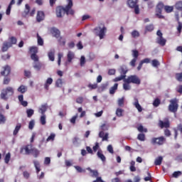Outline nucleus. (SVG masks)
Here are the masks:
<instances>
[{
  "instance_id": "nucleus-1",
  "label": "nucleus",
  "mask_w": 182,
  "mask_h": 182,
  "mask_svg": "<svg viewBox=\"0 0 182 182\" xmlns=\"http://www.w3.org/2000/svg\"><path fill=\"white\" fill-rule=\"evenodd\" d=\"M68 2L65 7L59 6L56 8L55 14L57 18H62L65 14L66 15H75V10L72 9L73 7V0H67Z\"/></svg>"
},
{
  "instance_id": "nucleus-2",
  "label": "nucleus",
  "mask_w": 182,
  "mask_h": 182,
  "mask_svg": "<svg viewBox=\"0 0 182 182\" xmlns=\"http://www.w3.org/2000/svg\"><path fill=\"white\" fill-rule=\"evenodd\" d=\"M130 83H133L134 85H140V83H141V80L136 75L129 76L127 79L124 80V90H130V89H132Z\"/></svg>"
},
{
  "instance_id": "nucleus-3",
  "label": "nucleus",
  "mask_w": 182,
  "mask_h": 182,
  "mask_svg": "<svg viewBox=\"0 0 182 182\" xmlns=\"http://www.w3.org/2000/svg\"><path fill=\"white\" fill-rule=\"evenodd\" d=\"M93 32L96 36H99L100 39H104L105 36H106V32H107V28L106 26H97L94 28Z\"/></svg>"
},
{
  "instance_id": "nucleus-4",
  "label": "nucleus",
  "mask_w": 182,
  "mask_h": 182,
  "mask_svg": "<svg viewBox=\"0 0 182 182\" xmlns=\"http://www.w3.org/2000/svg\"><path fill=\"white\" fill-rule=\"evenodd\" d=\"M14 93V88L12 87H7L1 90L0 97L3 100L6 101L8 100V96H13Z\"/></svg>"
},
{
  "instance_id": "nucleus-5",
  "label": "nucleus",
  "mask_w": 182,
  "mask_h": 182,
  "mask_svg": "<svg viewBox=\"0 0 182 182\" xmlns=\"http://www.w3.org/2000/svg\"><path fill=\"white\" fill-rule=\"evenodd\" d=\"M170 104L168 107V111L171 112V113H177V111L178 110V102H177L176 99L171 100Z\"/></svg>"
},
{
  "instance_id": "nucleus-6",
  "label": "nucleus",
  "mask_w": 182,
  "mask_h": 182,
  "mask_svg": "<svg viewBox=\"0 0 182 182\" xmlns=\"http://www.w3.org/2000/svg\"><path fill=\"white\" fill-rule=\"evenodd\" d=\"M151 144H157V146H163L166 143V138L163 136L159 137H154L151 139Z\"/></svg>"
},
{
  "instance_id": "nucleus-7",
  "label": "nucleus",
  "mask_w": 182,
  "mask_h": 182,
  "mask_svg": "<svg viewBox=\"0 0 182 182\" xmlns=\"http://www.w3.org/2000/svg\"><path fill=\"white\" fill-rule=\"evenodd\" d=\"M36 12V8H33L31 11V6H29V4H27L25 5L24 16H26L28 15H30V16H33Z\"/></svg>"
},
{
  "instance_id": "nucleus-8",
  "label": "nucleus",
  "mask_w": 182,
  "mask_h": 182,
  "mask_svg": "<svg viewBox=\"0 0 182 182\" xmlns=\"http://www.w3.org/2000/svg\"><path fill=\"white\" fill-rule=\"evenodd\" d=\"M132 56L134 58L131 60L129 65L132 68H134L136 66V62H137V59L139 58V51L137 50H133Z\"/></svg>"
},
{
  "instance_id": "nucleus-9",
  "label": "nucleus",
  "mask_w": 182,
  "mask_h": 182,
  "mask_svg": "<svg viewBox=\"0 0 182 182\" xmlns=\"http://www.w3.org/2000/svg\"><path fill=\"white\" fill-rule=\"evenodd\" d=\"M32 145H26L21 149L20 153L29 155L31 153H32Z\"/></svg>"
},
{
  "instance_id": "nucleus-10",
  "label": "nucleus",
  "mask_w": 182,
  "mask_h": 182,
  "mask_svg": "<svg viewBox=\"0 0 182 182\" xmlns=\"http://www.w3.org/2000/svg\"><path fill=\"white\" fill-rule=\"evenodd\" d=\"M159 126L161 129H168L170 127V121L168 119H166V120L164 122L159 120Z\"/></svg>"
},
{
  "instance_id": "nucleus-11",
  "label": "nucleus",
  "mask_w": 182,
  "mask_h": 182,
  "mask_svg": "<svg viewBox=\"0 0 182 182\" xmlns=\"http://www.w3.org/2000/svg\"><path fill=\"white\" fill-rule=\"evenodd\" d=\"M11 75V66L6 65L3 67V71L1 72V76H9Z\"/></svg>"
},
{
  "instance_id": "nucleus-12",
  "label": "nucleus",
  "mask_w": 182,
  "mask_h": 182,
  "mask_svg": "<svg viewBox=\"0 0 182 182\" xmlns=\"http://www.w3.org/2000/svg\"><path fill=\"white\" fill-rule=\"evenodd\" d=\"M36 19L38 23L42 22V21H45V12L42 11H38Z\"/></svg>"
},
{
  "instance_id": "nucleus-13",
  "label": "nucleus",
  "mask_w": 182,
  "mask_h": 182,
  "mask_svg": "<svg viewBox=\"0 0 182 182\" xmlns=\"http://www.w3.org/2000/svg\"><path fill=\"white\" fill-rule=\"evenodd\" d=\"M99 137L100 139H102V141H107L109 140V134L105 133L103 131L100 132L99 133Z\"/></svg>"
},
{
  "instance_id": "nucleus-14",
  "label": "nucleus",
  "mask_w": 182,
  "mask_h": 182,
  "mask_svg": "<svg viewBox=\"0 0 182 182\" xmlns=\"http://www.w3.org/2000/svg\"><path fill=\"white\" fill-rule=\"evenodd\" d=\"M51 33L54 38H56L57 39L60 37V31L56 28H51Z\"/></svg>"
},
{
  "instance_id": "nucleus-15",
  "label": "nucleus",
  "mask_w": 182,
  "mask_h": 182,
  "mask_svg": "<svg viewBox=\"0 0 182 182\" xmlns=\"http://www.w3.org/2000/svg\"><path fill=\"white\" fill-rule=\"evenodd\" d=\"M167 42V40L163 37H157L156 38V43L160 45L161 46H166V43Z\"/></svg>"
},
{
  "instance_id": "nucleus-16",
  "label": "nucleus",
  "mask_w": 182,
  "mask_h": 182,
  "mask_svg": "<svg viewBox=\"0 0 182 182\" xmlns=\"http://www.w3.org/2000/svg\"><path fill=\"white\" fill-rule=\"evenodd\" d=\"M52 83H53V79H52V77H48L44 84V89H46V90H49V87Z\"/></svg>"
},
{
  "instance_id": "nucleus-17",
  "label": "nucleus",
  "mask_w": 182,
  "mask_h": 182,
  "mask_svg": "<svg viewBox=\"0 0 182 182\" xmlns=\"http://www.w3.org/2000/svg\"><path fill=\"white\" fill-rule=\"evenodd\" d=\"M48 103L43 104L41 106V107L38 109V112L41 114H45L46 113V110H48Z\"/></svg>"
},
{
  "instance_id": "nucleus-18",
  "label": "nucleus",
  "mask_w": 182,
  "mask_h": 182,
  "mask_svg": "<svg viewBox=\"0 0 182 182\" xmlns=\"http://www.w3.org/2000/svg\"><path fill=\"white\" fill-rule=\"evenodd\" d=\"M119 72L121 75H122V76H126V73L129 72V70H127V66L122 65L119 69Z\"/></svg>"
},
{
  "instance_id": "nucleus-19",
  "label": "nucleus",
  "mask_w": 182,
  "mask_h": 182,
  "mask_svg": "<svg viewBox=\"0 0 182 182\" xmlns=\"http://www.w3.org/2000/svg\"><path fill=\"white\" fill-rule=\"evenodd\" d=\"M11 43H9L8 41H5L3 43L1 50H2V52H6L8 50V49H9V48H11Z\"/></svg>"
},
{
  "instance_id": "nucleus-20",
  "label": "nucleus",
  "mask_w": 182,
  "mask_h": 182,
  "mask_svg": "<svg viewBox=\"0 0 182 182\" xmlns=\"http://www.w3.org/2000/svg\"><path fill=\"white\" fill-rule=\"evenodd\" d=\"M135 102H134V106L137 109L138 112H143V108L141 105L139 103V100L137 98H134Z\"/></svg>"
},
{
  "instance_id": "nucleus-21",
  "label": "nucleus",
  "mask_w": 182,
  "mask_h": 182,
  "mask_svg": "<svg viewBox=\"0 0 182 182\" xmlns=\"http://www.w3.org/2000/svg\"><path fill=\"white\" fill-rule=\"evenodd\" d=\"M97 156L98 159H100L102 161H106V156H105V155L103 154V151H102V149L99 150L97 152Z\"/></svg>"
},
{
  "instance_id": "nucleus-22",
  "label": "nucleus",
  "mask_w": 182,
  "mask_h": 182,
  "mask_svg": "<svg viewBox=\"0 0 182 182\" xmlns=\"http://www.w3.org/2000/svg\"><path fill=\"white\" fill-rule=\"evenodd\" d=\"M161 12H163V10L161 9H156V16L159 18V19H164V16L161 15Z\"/></svg>"
},
{
  "instance_id": "nucleus-23",
  "label": "nucleus",
  "mask_w": 182,
  "mask_h": 182,
  "mask_svg": "<svg viewBox=\"0 0 182 182\" xmlns=\"http://www.w3.org/2000/svg\"><path fill=\"white\" fill-rule=\"evenodd\" d=\"M75 58V53L72 51H68L67 55L68 62L70 63Z\"/></svg>"
},
{
  "instance_id": "nucleus-24",
  "label": "nucleus",
  "mask_w": 182,
  "mask_h": 182,
  "mask_svg": "<svg viewBox=\"0 0 182 182\" xmlns=\"http://www.w3.org/2000/svg\"><path fill=\"white\" fill-rule=\"evenodd\" d=\"M33 68H34L36 70H41V69H42V63L39 61L33 63Z\"/></svg>"
},
{
  "instance_id": "nucleus-25",
  "label": "nucleus",
  "mask_w": 182,
  "mask_h": 182,
  "mask_svg": "<svg viewBox=\"0 0 182 182\" xmlns=\"http://www.w3.org/2000/svg\"><path fill=\"white\" fill-rule=\"evenodd\" d=\"M127 4L129 8H134L137 6V0H128Z\"/></svg>"
},
{
  "instance_id": "nucleus-26",
  "label": "nucleus",
  "mask_w": 182,
  "mask_h": 182,
  "mask_svg": "<svg viewBox=\"0 0 182 182\" xmlns=\"http://www.w3.org/2000/svg\"><path fill=\"white\" fill-rule=\"evenodd\" d=\"M164 11L166 14H171L174 11V7L173 6H164Z\"/></svg>"
},
{
  "instance_id": "nucleus-27",
  "label": "nucleus",
  "mask_w": 182,
  "mask_h": 182,
  "mask_svg": "<svg viewBox=\"0 0 182 182\" xmlns=\"http://www.w3.org/2000/svg\"><path fill=\"white\" fill-rule=\"evenodd\" d=\"M161 163H163V156H159L155 159L154 165L155 166H161Z\"/></svg>"
},
{
  "instance_id": "nucleus-28",
  "label": "nucleus",
  "mask_w": 182,
  "mask_h": 182,
  "mask_svg": "<svg viewBox=\"0 0 182 182\" xmlns=\"http://www.w3.org/2000/svg\"><path fill=\"white\" fill-rule=\"evenodd\" d=\"M34 167L36 168V173H38L41 171V164L38 161H33Z\"/></svg>"
},
{
  "instance_id": "nucleus-29",
  "label": "nucleus",
  "mask_w": 182,
  "mask_h": 182,
  "mask_svg": "<svg viewBox=\"0 0 182 182\" xmlns=\"http://www.w3.org/2000/svg\"><path fill=\"white\" fill-rule=\"evenodd\" d=\"M21 127H22V124H17V125L15 127V129L14 130L13 134L14 136H16V134H18V133H19V130H21Z\"/></svg>"
},
{
  "instance_id": "nucleus-30",
  "label": "nucleus",
  "mask_w": 182,
  "mask_h": 182,
  "mask_svg": "<svg viewBox=\"0 0 182 182\" xmlns=\"http://www.w3.org/2000/svg\"><path fill=\"white\" fill-rule=\"evenodd\" d=\"M118 86H119V84L115 83V84L114 85V86L112 87L109 89V93H110V95H114V93L116 92V90H117Z\"/></svg>"
},
{
  "instance_id": "nucleus-31",
  "label": "nucleus",
  "mask_w": 182,
  "mask_h": 182,
  "mask_svg": "<svg viewBox=\"0 0 182 182\" xmlns=\"http://www.w3.org/2000/svg\"><path fill=\"white\" fill-rule=\"evenodd\" d=\"M31 154H33V156L36 159V157L40 154L39 150L36 149V148H33L31 149Z\"/></svg>"
},
{
  "instance_id": "nucleus-32",
  "label": "nucleus",
  "mask_w": 182,
  "mask_h": 182,
  "mask_svg": "<svg viewBox=\"0 0 182 182\" xmlns=\"http://www.w3.org/2000/svg\"><path fill=\"white\" fill-rule=\"evenodd\" d=\"M152 31H154V26L153 24L146 26L145 32H152Z\"/></svg>"
},
{
  "instance_id": "nucleus-33",
  "label": "nucleus",
  "mask_w": 182,
  "mask_h": 182,
  "mask_svg": "<svg viewBox=\"0 0 182 182\" xmlns=\"http://www.w3.org/2000/svg\"><path fill=\"white\" fill-rule=\"evenodd\" d=\"M55 86L56 87H62V86H63V80H62V78H58L55 81Z\"/></svg>"
},
{
  "instance_id": "nucleus-34",
  "label": "nucleus",
  "mask_w": 182,
  "mask_h": 182,
  "mask_svg": "<svg viewBox=\"0 0 182 182\" xmlns=\"http://www.w3.org/2000/svg\"><path fill=\"white\" fill-rule=\"evenodd\" d=\"M124 112V110L122 108H117L116 110V115L118 117H122L123 116V113Z\"/></svg>"
},
{
  "instance_id": "nucleus-35",
  "label": "nucleus",
  "mask_w": 182,
  "mask_h": 182,
  "mask_svg": "<svg viewBox=\"0 0 182 182\" xmlns=\"http://www.w3.org/2000/svg\"><path fill=\"white\" fill-rule=\"evenodd\" d=\"M37 42L39 46H43V39L37 33Z\"/></svg>"
},
{
  "instance_id": "nucleus-36",
  "label": "nucleus",
  "mask_w": 182,
  "mask_h": 182,
  "mask_svg": "<svg viewBox=\"0 0 182 182\" xmlns=\"http://www.w3.org/2000/svg\"><path fill=\"white\" fill-rule=\"evenodd\" d=\"M137 139L139 140V141H144L146 140V134H139L137 136Z\"/></svg>"
},
{
  "instance_id": "nucleus-37",
  "label": "nucleus",
  "mask_w": 182,
  "mask_h": 182,
  "mask_svg": "<svg viewBox=\"0 0 182 182\" xmlns=\"http://www.w3.org/2000/svg\"><path fill=\"white\" fill-rule=\"evenodd\" d=\"M87 170L92 173V177H97V178L99 177V172H97V171L92 170L90 168H88Z\"/></svg>"
},
{
  "instance_id": "nucleus-38",
  "label": "nucleus",
  "mask_w": 182,
  "mask_h": 182,
  "mask_svg": "<svg viewBox=\"0 0 182 182\" xmlns=\"http://www.w3.org/2000/svg\"><path fill=\"white\" fill-rule=\"evenodd\" d=\"M11 161V153H7L4 157V163L6 164H9V161Z\"/></svg>"
},
{
  "instance_id": "nucleus-39",
  "label": "nucleus",
  "mask_w": 182,
  "mask_h": 182,
  "mask_svg": "<svg viewBox=\"0 0 182 182\" xmlns=\"http://www.w3.org/2000/svg\"><path fill=\"white\" fill-rule=\"evenodd\" d=\"M9 83H11V77L4 76L3 80V85H9Z\"/></svg>"
},
{
  "instance_id": "nucleus-40",
  "label": "nucleus",
  "mask_w": 182,
  "mask_h": 182,
  "mask_svg": "<svg viewBox=\"0 0 182 182\" xmlns=\"http://www.w3.org/2000/svg\"><path fill=\"white\" fill-rule=\"evenodd\" d=\"M160 103H161V101L160 100V99L156 98V99L154 100L153 106H154V107H159V106H160Z\"/></svg>"
},
{
  "instance_id": "nucleus-41",
  "label": "nucleus",
  "mask_w": 182,
  "mask_h": 182,
  "mask_svg": "<svg viewBox=\"0 0 182 182\" xmlns=\"http://www.w3.org/2000/svg\"><path fill=\"white\" fill-rule=\"evenodd\" d=\"M137 130L139 131L140 133H147V129L144 128L141 124L137 127Z\"/></svg>"
},
{
  "instance_id": "nucleus-42",
  "label": "nucleus",
  "mask_w": 182,
  "mask_h": 182,
  "mask_svg": "<svg viewBox=\"0 0 182 182\" xmlns=\"http://www.w3.org/2000/svg\"><path fill=\"white\" fill-rule=\"evenodd\" d=\"M40 122L43 126H45V124H46V115L42 114L40 118Z\"/></svg>"
},
{
  "instance_id": "nucleus-43",
  "label": "nucleus",
  "mask_w": 182,
  "mask_h": 182,
  "mask_svg": "<svg viewBox=\"0 0 182 182\" xmlns=\"http://www.w3.org/2000/svg\"><path fill=\"white\" fill-rule=\"evenodd\" d=\"M126 78V75H121L119 77H117L114 79V82H120V80H124Z\"/></svg>"
},
{
  "instance_id": "nucleus-44",
  "label": "nucleus",
  "mask_w": 182,
  "mask_h": 182,
  "mask_svg": "<svg viewBox=\"0 0 182 182\" xmlns=\"http://www.w3.org/2000/svg\"><path fill=\"white\" fill-rule=\"evenodd\" d=\"M48 58L51 60V62H53L55 60V51H50L48 53Z\"/></svg>"
},
{
  "instance_id": "nucleus-45",
  "label": "nucleus",
  "mask_w": 182,
  "mask_h": 182,
  "mask_svg": "<svg viewBox=\"0 0 182 182\" xmlns=\"http://www.w3.org/2000/svg\"><path fill=\"white\" fill-rule=\"evenodd\" d=\"M58 43L60 45H61V46H65V45H66V41L65 40V38H63V37H58Z\"/></svg>"
},
{
  "instance_id": "nucleus-46",
  "label": "nucleus",
  "mask_w": 182,
  "mask_h": 182,
  "mask_svg": "<svg viewBox=\"0 0 182 182\" xmlns=\"http://www.w3.org/2000/svg\"><path fill=\"white\" fill-rule=\"evenodd\" d=\"M175 77L178 82H182V73H176Z\"/></svg>"
},
{
  "instance_id": "nucleus-47",
  "label": "nucleus",
  "mask_w": 182,
  "mask_h": 182,
  "mask_svg": "<svg viewBox=\"0 0 182 182\" xmlns=\"http://www.w3.org/2000/svg\"><path fill=\"white\" fill-rule=\"evenodd\" d=\"M35 113V111L32 109H28L26 110L27 117H31V116H33Z\"/></svg>"
},
{
  "instance_id": "nucleus-48",
  "label": "nucleus",
  "mask_w": 182,
  "mask_h": 182,
  "mask_svg": "<svg viewBox=\"0 0 182 182\" xmlns=\"http://www.w3.org/2000/svg\"><path fill=\"white\" fill-rule=\"evenodd\" d=\"M55 137H56V134L52 133L50 136L47 138L46 141H53L55 140Z\"/></svg>"
},
{
  "instance_id": "nucleus-49",
  "label": "nucleus",
  "mask_w": 182,
  "mask_h": 182,
  "mask_svg": "<svg viewBox=\"0 0 182 182\" xmlns=\"http://www.w3.org/2000/svg\"><path fill=\"white\" fill-rule=\"evenodd\" d=\"M118 106H119V107H123V106H124V97L118 100Z\"/></svg>"
},
{
  "instance_id": "nucleus-50",
  "label": "nucleus",
  "mask_w": 182,
  "mask_h": 182,
  "mask_svg": "<svg viewBox=\"0 0 182 182\" xmlns=\"http://www.w3.org/2000/svg\"><path fill=\"white\" fill-rule=\"evenodd\" d=\"M31 58L34 63L39 62V57L36 54H31Z\"/></svg>"
},
{
  "instance_id": "nucleus-51",
  "label": "nucleus",
  "mask_w": 182,
  "mask_h": 182,
  "mask_svg": "<svg viewBox=\"0 0 182 182\" xmlns=\"http://www.w3.org/2000/svg\"><path fill=\"white\" fill-rule=\"evenodd\" d=\"M33 127H35V120L31 119V120L29 122V124H28V129H29L30 130H33Z\"/></svg>"
},
{
  "instance_id": "nucleus-52",
  "label": "nucleus",
  "mask_w": 182,
  "mask_h": 182,
  "mask_svg": "<svg viewBox=\"0 0 182 182\" xmlns=\"http://www.w3.org/2000/svg\"><path fill=\"white\" fill-rule=\"evenodd\" d=\"M18 92H20V93H25V92H26V87H25V85H21L18 88Z\"/></svg>"
},
{
  "instance_id": "nucleus-53",
  "label": "nucleus",
  "mask_w": 182,
  "mask_h": 182,
  "mask_svg": "<svg viewBox=\"0 0 182 182\" xmlns=\"http://www.w3.org/2000/svg\"><path fill=\"white\" fill-rule=\"evenodd\" d=\"M131 35H132V38H139V36H140V33H139V31L134 30L131 33Z\"/></svg>"
},
{
  "instance_id": "nucleus-54",
  "label": "nucleus",
  "mask_w": 182,
  "mask_h": 182,
  "mask_svg": "<svg viewBox=\"0 0 182 182\" xmlns=\"http://www.w3.org/2000/svg\"><path fill=\"white\" fill-rule=\"evenodd\" d=\"M6 122V117L4 116V114H0V124H4Z\"/></svg>"
},
{
  "instance_id": "nucleus-55",
  "label": "nucleus",
  "mask_w": 182,
  "mask_h": 182,
  "mask_svg": "<svg viewBox=\"0 0 182 182\" xmlns=\"http://www.w3.org/2000/svg\"><path fill=\"white\" fill-rule=\"evenodd\" d=\"M16 42H18V40L16 39V38L12 36L10 38V44L11 45H16Z\"/></svg>"
},
{
  "instance_id": "nucleus-56",
  "label": "nucleus",
  "mask_w": 182,
  "mask_h": 182,
  "mask_svg": "<svg viewBox=\"0 0 182 182\" xmlns=\"http://www.w3.org/2000/svg\"><path fill=\"white\" fill-rule=\"evenodd\" d=\"M152 63V66H154V68H158L159 66H160V62H159V60H153L151 61Z\"/></svg>"
},
{
  "instance_id": "nucleus-57",
  "label": "nucleus",
  "mask_w": 182,
  "mask_h": 182,
  "mask_svg": "<svg viewBox=\"0 0 182 182\" xmlns=\"http://www.w3.org/2000/svg\"><path fill=\"white\" fill-rule=\"evenodd\" d=\"M88 87L91 90H94L95 89H97V83L89 84Z\"/></svg>"
},
{
  "instance_id": "nucleus-58",
  "label": "nucleus",
  "mask_w": 182,
  "mask_h": 182,
  "mask_svg": "<svg viewBox=\"0 0 182 182\" xmlns=\"http://www.w3.org/2000/svg\"><path fill=\"white\" fill-rule=\"evenodd\" d=\"M30 52H31V53L36 55L38 53V47H31L30 48Z\"/></svg>"
},
{
  "instance_id": "nucleus-59",
  "label": "nucleus",
  "mask_w": 182,
  "mask_h": 182,
  "mask_svg": "<svg viewBox=\"0 0 182 182\" xmlns=\"http://www.w3.org/2000/svg\"><path fill=\"white\" fill-rule=\"evenodd\" d=\"M164 134L166 137H170L171 136V132L168 129H164Z\"/></svg>"
},
{
  "instance_id": "nucleus-60",
  "label": "nucleus",
  "mask_w": 182,
  "mask_h": 182,
  "mask_svg": "<svg viewBox=\"0 0 182 182\" xmlns=\"http://www.w3.org/2000/svg\"><path fill=\"white\" fill-rule=\"evenodd\" d=\"M75 170H77V171H78V173H85L86 171L83 170L82 168V167L79 166H75Z\"/></svg>"
},
{
  "instance_id": "nucleus-61",
  "label": "nucleus",
  "mask_w": 182,
  "mask_h": 182,
  "mask_svg": "<svg viewBox=\"0 0 182 182\" xmlns=\"http://www.w3.org/2000/svg\"><path fill=\"white\" fill-rule=\"evenodd\" d=\"M177 31H178V33H181L182 23L181 21H178V23Z\"/></svg>"
},
{
  "instance_id": "nucleus-62",
  "label": "nucleus",
  "mask_w": 182,
  "mask_h": 182,
  "mask_svg": "<svg viewBox=\"0 0 182 182\" xmlns=\"http://www.w3.org/2000/svg\"><path fill=\"white\" fill-rule=\"evenodd\" d=\"M182 173L180 171H175L173 173V177H174L175 178H177V177H179V176H181Z\"/></svg>"
},
{
  "instance_id": "nucleus-63",
  "label": "nucleus",
  "mask_w": 182,
  "mask_h": 182,
  "mask_svg": "<svg viewBox=\"0 0 182 182\" xmlns=\"http://www.w3.org/2000/svg\"><path fill=\"white\" fill-rule=\"evenodd\" d=\"M86 63V58L85 56L82 55L80 58V66H83Z\"/></svg>"
},
{
  "instance_id": "nucleus-64",
  "label": "nucleus",
  "mask_w": 182,
  "mask_h": 182,
  "mask_svg": "<svg viewBox=\"0 0 182 182\" xmlns=\"http://www.w3.org/2000/svg\"><path fill=\"white\" fill-rule=\"evenodd\" d=\"M76 103H78L79 105H82V103H83V97H78L76 99Z\"/></svg>"
}]
</instances>
